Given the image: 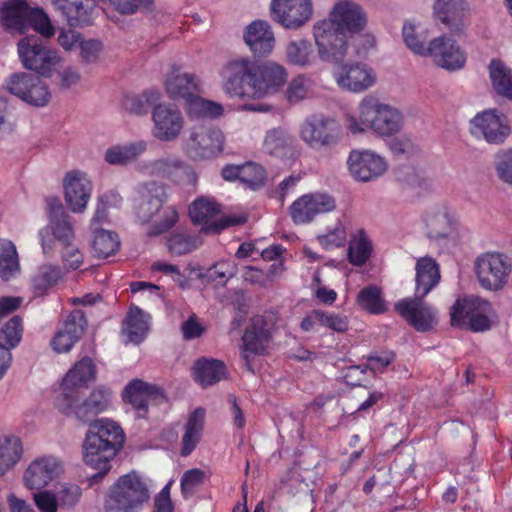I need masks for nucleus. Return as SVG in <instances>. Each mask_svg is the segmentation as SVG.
<instances>
[{"mask_svg":"<svg viewBox=\"0 0 512 512\" xmlns=\"http://www.w3.org/2000/svg\"><path fill=\"white\" fill-rule=\"evenodd\" d=\"M160 99V93L156 90H146L141 94L126 95L123 98L122 105L124 109L135 115L147 114L152 106Z\"/></svg>","mask_w":512,"mask_h":512,"instance_id":"41","label":"nucleus"},{"mask_svg":"<svg viewBox=\"0 0 512 512\" xmlns=\"http://www.w3.org/2000/svg\"><path fill=\"white\" fill-rule=\"evenodd\" d=\"M146 382L141 379L131 381L123 391V398L144 417L147 412Z\"/></svg>","mask_w":512,"mask_h":512,"instance_id":"45","label":"nucleus"},{"mask_svg":"<svg viewBox=\"0 0 512 512\" xmlns=\"http://www.w3.org/2000/svg\"><path fill=\"white\" fill-rule=\"evenodd\" d=\"M402 36L406 46L415 54L427 56L428 46L425 45L427 36L417 32L414 24L406 22L402 28Z\"/></svg>","mask_w":512,"mask_h":512,"instance_id":"50","label":"nucleus"},{"mask_svg":"<svg viewBox=\"0 0 512 512\" xmlns=\"http://www.w3.org/2000/svg\"><path fill=\"white\" fill-rule=\"evenodd\" d=\"M489 76L495 92L512 101V71L499 59L491 60Z\"/></svg>","mask_w":512,"mask_h":512,"instance_id":"40","label":"nucleus"},{"mask_svg":"<svg viewBox=\"0 0 512 512\" xmlns=\"http://www.w3.org/2000/svg\"><path fill=\"white\" fill-rule=\"evenodd\" d=\"M52 4L70 27H83L92 23L94 0H52Z\"/></svg>","mask_w":512,"mask_h":512,"instance_id":"30","label":"nucleus"},{"mask_svg":"<svg viewBox=\"0 0 512 512\" xmlns=\"http://www.w3.org/2000/svg\"><path fill=\"white\" fill-rule=\"evenodd\" d=\"M48 224L38 235L43 254L47 257L59 252L64 266L76 270L83 263V254L75 243L74 223L58 197H46Z\"/></svg>","mask_w":512,"mask_h":512,"instance_id":"2","label":"nucleus"},{"mask_svg":"<svg viewBox=\"0 0 512 512\" xmlns=\"http://www.w3.org/2000/svg\"><path fill=\"white\" fill-rule=\"evenodd\" d=\"M192 374L203 388L212 386L226 377L225 364L216 359L200 358L195 361Z\"/></svg>","mask_w":512,"mask_h":512,"instance_id":"36","label":"nucleus"},{"mask_svg":"<svg viewBox=\"0 0 512 512\" xmlns=\"http://www.w3.org/2000/svg\"><path fill=\"white\" fill-rule=\"evenodd\" d=\"M22 452L19 438L15 436L0 438V476L18 462Z\"/></svg>","mask_w":512,"mask_h":512,"instance_id":"42","label":"nucleus"},{"mask_svg":"<svg viewBox=\"0 0 512 512\" xmlns=\"http://www.w3.org/2000/svg\"><path fill=\"white\" fill-rule=\"evenodd\" d=\"M310 90V80L303 75L293 78L286 89V98L290 104L304 100Z\"/></svg>","mask_w":512,"mask_h":512,"instance_id":"55","label":"nucleus"},{"mask_svg":"<svg viewBox=\"0 0 512 512\" xmlns=\"http://www.w3.org/2000/svg\"><path fill=\"white\" fill-rule=\"evenodd\" d=\"M487 266L488 274L482 277V288L490 291L501 290L511 271V266L505 261L502 254L486 253L482 255V267Z\"/></svg>","mask_w":512,"mask_h":512,"instance_id":"32","label":"nucleus"},{"mask_svg":"<svg viewBox=\"0 0 512 512\" xmlns=\"http://www.w3.org/2000/svg\"><path fill=\"white\" fill-rule=\"evenodd\" d=\"M389 149L394 155L410 156L419 151L418 146L408 137H394L388 142Z\"/></svg>","mask_w":512,"mask_h":512,"instance_id":"64","label":"nucleus"},{"mask_svg":"<svg viewBox=\"0 0 512 512\" xmlns=\"http://www.w3.org/2000/svg\"><path fill=\"white\" fill-rule=\"evenodd\" d=\"M427 56H430L434 63L448 71H456L464 67L466 55L455 40L445 35L431 40L428 44Z\"/></svg>","mask_w":512,"mask_h":512,"instance_id":"20","label":"nucleus"},{"mask_svg":"<svg viewBox=\"0 0 512 512\" xmlns=\"http://www.w3.org/2000/svg\"><path fill=\"white\" fill-rule=\"evenodd\" d=\"M148 330V324L143 319V311L136 307H130L127 317L123 322V331L133 343H140Z\"/></svg>","mask_w":512,"mask_h":512,"instance_id":"43","label":"nucleus"},{"mask_svg":"<svg viewBox=\"0 0 512 512\" xmlns=\"http://www.w3.org/2000/svg\"><path fill=\"white\" fill-rule=\"evenodd\" d=\"M22 337V319L19 316H13L0 329V347L11 349L16 347Z\"/></svg>","mask_w":512,"mask_h":512,"instance_id":"49","label":"nucleus"},{"mask_svg":"<svg viewBox=\"0 0 512 512\" xmlns=\"http://www.w3.org/2000/svg\"><path fill=\"white\" fill-rule=\"evenodd\" d=\"M427 236L430 239L440 240L447 238L451 233L452 218L448 208L439 206L430 211L426 218Z\"/></svg>","mask_w":512,"mask_h":512,"instance_id":"37","label":"nucleus"},{"mask_svg":"<svg viewBox=\"0 0 512 512\" xmlns=\"http://www.w3.org/2000/svg\"><path fill=\"white\" fill-rule=\"evenodd\" d=\"M96 367L89 357H84L70 369L62 381V393L56 399L57 408L65 415L70 414L76 400L78 388L86 387L87 383L94 380Z\"/></svg>","mask_w":512,"mask_h":512,"instance_id":"11","label":"nucleus"},{"mask_svg":"<svg viewBox=\"0 0 512 512\" xmlns=\"http://www.w3.org/2000/svg\"><path fill=\"white\" fill-rule=\"evenodd\" d=\"M346 163L351 177L363 183L377 180L388 168L382 156L368 149H353Z\"/></svg>","mask_w":512,"mask_h":512,"instance_id":"14","label":"nucleus"},{"mask_svg":"<svg viewBox=\"0 0 512 512\" xmlns=\"http://www.w3.org/2000/svg\"><path fill=\"white\" fill-rule=\"evenodd\" d=\"M5 88L10 94L34 107H44L51 100L49 86L38 74L14 73L7 79Z\"/></svg>","mask_w":512,"mask_h":512,"instance_id":"10","label":"nucleus"},{"mask_svg":"<svg viewBox=\"0 0 512 512\" xmlns=\"http://www.w3.org/2000/svg\"><path fill=\"white\" fill-rule=\"evenodd\" d=\"M19 270L18 254L11 241L0 240V277L8 280Z\"/></svg>","mask_w":512,"mask_h":512,"instance_id":"46","label":"nucleus"},{"mask_svg":"<svg viewBox=\"0 0 512 512\" xmlns=\"http://www.w3.org/2000/svg\"><path fill=\"white\" fill-rule=\"evenodd\" d=\"M151 176L166 178L176 183L194 185L197 176L194 170L178 157H163L150 162L146 166Z\"/></svg>","mask_w":512,"mask_h":512,"instance_id":"22","label":"nucleus"},{"mask_svg":"<svg viewBox=\"0 0 512 512\" xmlns=\"http://www.w3.org/2000/svg\"><path fill=\"white\" fill-rule=\"evenodd\" d=\"M313 35L322 61L332 64L344 61L350 38L346 33L334 28L333 23L322 20L314 25Z\"/></svg>","mask_w":512,"mask_h":512,"instance_id":"9","label":"nucleus"},{"mask_svg":"<svg viewBox=\"0 0 512 512\" xmlns=\"http://www.w3.org/2000/svg\"><path fill=\"white\" fill-rule=\"evenodd\" d=\"M150 499L147 484L136 473L120 476L111 485L104 500L105 512H140Z\"/></svg>","mask_w":512,"mask_h":512,"instance_id":"4","label":"nucleus"},{"mask_svg":"<svg viewBox=\"0 0 512 512\" xmlns=\"http://www.w3.org/2000/svg\"><path fill=\"white\" fill-rule=\"evenodd\" d=\"M357 302L362 309L372 314H380L386 310L381 290L375 285L361 289L357 296Z\"/></svg>","mask_w":512,"mask_h":512,"instance_id":"47","label":"nucleus"},{"mask_svg":"<svg viewBox=\"0 0 512 512\" xmlns=\"http://www.w3.org/2000/svg\"><path fill=\"white\" fill-rule=\"evenodd\" d=\"M1 18L6 29L26 33L30 28L41 36L50 38L55 29L45 11L32 8L25 0H9L3 3Z\"/></svg>","mask_w":512,"mask_h":512,"instance_id":"5","label":"nucleus"},{"mask_svg":"<svg viewBox=\"0 0 512 512\" xmlns=\"http://www.w3.org/2000/svg\"><path fill=\"white\" fill-rule=\"evenodd\" d=\"M125 433L115 421L102 418L90 423L83 441V461L97 470L89 478L90 485L99 483L111 470V462L125 443Z\"/></svg>","mask_w":512,"mask_h":512,"instance_id":"3","label":"nucleus"},{"mask_svg":"<svg viewBox=\"0 0 512 512\" xmlns=\"http://www.w3.org/2000/svg\"><path fill=\"white\" fill-rule=\"evenodd\" d=\"M33 500L40 512H57L58 500L56 494L48 490L33 493Z\"/></svg>","mask_w":512,"mask_h":512,"instance_id":"63","label":"nucleus"},{"mask_svg":"<svg viewBox=\"0 0 512 512\" xmlns=\"http://www.w3.org/2000/svg\"><path fill=\"white\" fill-rule=\"evenodd\" d=\"M334 76L342 89L354 93L368 90L377 78L374 70L361 62L341 65Z\"/></svg>","mask_w":512,"mask_h":512,"instance_id":"21","label":"nucleus"},{"mask_svg":"<svg viewBox=\"0 0 512 512\" xmlns=\"http://www.w3.org/2000/svg\"><path fill=\"white\" fill-rule=\"evenodd\" d=\"M61 278V270L58 266L42 265L37 274L33 277V286L39 292H45L49 287L55 285Z\"/></svg>","mask_w":512,"mask_h":512,"instance_id":"52","label":"nucleus"},{"mask_svg":"<svg viewBox=\"0 0 512 512\" xmlns=\"http://www.w3.org/2000/svg\"><path fill=\"white\" fill-rule=\"evenodd\" d=\"M286 60L293 66L306 68L316 61L313 44L307 39L290 41L285 49Z\"/></svg>","mask_w":512,"mask_h":512,"instance_id":"38","label":"nucleus"},{"mask_svg":"<svg viewBox=\"0 0 512 512\" xmlns=\"http://www.w3.org/2000/svg\"><path fill=\"white\" fill-rule=\"evenodd\" d=\"M201 241L185 233H174L167 240L168 250L172 255L181 256L195 250Z\"/></svg>","mask_w":512,"mask_h":512,"instance_id":"51","label":"nucleus"},{"mask_svg":"<svg viewBox=\"0 0 512 512\" xmlns=\"http://www.w3.org/2000/svg\"><path fill=\"white\" fill-rule=\"evenodd\" d=\"M313 317L322 326L328 327L336 332H345L348 330L349 322L346 316L339 314H330L321 310H314Z\"/></svg>","mask_w":512,"mask_h":512,"instance_id":"56","label":"nucleus"},{"mask_svg":"<svg viewBox=\"0 0 512 512\" xmlns=\"http://www.w3.org/2000/svg\"><path fill=\"white\" fill-rule=\"evenodd\" d=\"M154 136L161 141L176 139L183 128V117L180 110L166 105H157L152 112Z\"/></svg>","mask_w":512,"mask_h":512,"instance_id":"25","label":"nucleus"},{"mask_svg":"<svg viewBox=\"0 0 512 512\" xmlns=\"http://www.w3.org/2000/svg\"><path fill=\"white\" fill-rule=\"evenodd\" d=\"M146 148L144 141L112 146L106 150L104 159L111 165L124 166L136 160Z\"/></svg>","mask_w":512,"mask_h":512,"instance_id":"39","label":"nucleus"},{"mask_svg":"<svg viewBox=\"0 0 512 512\" xmlns=\"http://www.w3.org/2000/svg\"><path fill=\"white\" fill-rule=\"evenodd\" d=\"M60 472V465L54 457L34 460L24 473V482L29 489H41L49 484Z\"/></svg>","mask_w":512,"mask_h":512,"instance_id":"31","label":"nucleus"},{"mask_svg":"<svg viewBox=\"0 0 512 512\" xmlns=\"http://www.w3.org/2000/svg\"><path fill=\"white\" fill-rule=\"evenodd\" d=\"M18 54L25 69L49 78L59 62L56 52L46 46L37 34L26 35L18 42Z\"/></svg>","mask_w":512,"mask_h":512,"instance_id":"7","label":"nucleus"},{"mask_svg":"<svg viewBox=\"0 0 512 512\" xmlns=\"http://www.w3.org/2000/svg\"><path fill=\"white\" fill-rule=\"evenodd\" d=\"M324 22H331L334 28L346 33L350 38L360 33L367 24V15L360 5L351 1L338 2Z\"/></svg>","mask_w":512,"mask_h":512,"instance_id":"18","label":"nucleus"},{"mask_svg":"<svg viewBox=\"0 0 512 512\" xmlns=\"http://www.w3.org/2000/svg\"><path fill=\"white\" fill-rule=\"evenodd\" d=\"M336 208L335 199L327 193L305 194L295 200L290 206V216L294 223L311 222L316 215L333 211Z\"/></svg>","mask_w":512,"mask_h":512,"instance_id":"17","label":"nucleus"},{"mask_svg":"<svg viewBox=\"0 0 512 512\" xmlns=\"http://www.w3.org/2000/svg\"><path fill=\"white\" fill-rule=\"evenodd\" d=\"M63 186L65 201L70 210L82 213L91 196V182L80 173L73 172L66 175Z\"/></svg>","mask_w":512,"mask_h":512,"instance_id":"28","label":"nucleus"},{"mask_svg":"<svg viewBox=\"0 0 512 512\" xmlns=\"http://www.w3.org/2000/svg\"><path fill=\"white\" fill-rule=\"evenodd\" d=\"M119 246L120 242L116 233L95 228L92 249L98 257L107 258L115 253Z\"/></svg>","mask_w":512,"mask_h":512,"instance_id":"44","label":"nucleus"},{"mask_svg":"<svg viewBox=\"0 0 512 512\" xmlns=\"http://www.w3.org/2000/svg\"><path fill=\"white\" fill-rule=\"evenodd\" d=\"M204 477V471L198 468L185 471L181 477V491L183 495L192 494L194 489L204 482Z\"/></svg>","mask_w":512,"mask_h":512,"instance_id":"62","label":"nucleus"},{"mask_svg":"<svg viewBox=\"0 0 512 512\" xmlns=\"http://www.w3.org/2000/svg\"><path fill=\"white\" fill-rule=\"evenodd\" d=\"M360 121L379 135L389 136L401 128L402 117L398 110L381 104L377 98L365 97L360 105Z\"/></svg>","mask_w":512,"mask_h":512,"instance_id":"8","label":"nucleus"},{"mask_svg":"<svg viewBox=\"0 0 512 512\" xmlns=\"http://www.w3.org/2000/svg\"><path fill=\"white\" fill-rule=\"evenodd\" d=\"M425 297L413 296L395 303V310L417 331L425 332L437 323L434 310L424 301Z\"/></svg>","mask_w":512,"mask_h":512,"instance_id":"19","label":"nucleus"},{"mask_svg":"<svg viewBox=\"0 0 512 512\" xmlns=\"http://www.w3.org/2000/svg\"><path fill=\"white\" fill-rule=\"evenodd\" d=\"M223 134L220 130L204 125L194 126L188 131L184 150L193 160L215 157L223 147Z\"/></svg>","mask_w":512,"mask_h":512,"instance_id":"12","label":"nucleus"},{"mask_svg":"<svg viewBox=\"0 0 512 512\" xmlns=\"http://www.w3.org/2000/svg\"><path fill=\"white\" fill-rule=\"evenodd\" d=\"M496 170L502 181L512 184V149L502 150L496 154Z\"/></svg>","mask_w":512,"mask_h":512,"instance_id":"61","label":"nucleus"},{"mask_svg":"<svg viewBox=\"0 0 512 512\" xmlns=\"http://www.w3.org/2000/svg\"><path fill=\"white\" fill-rule=\"evenodd\" d=\"M286 146V137L282 131L274 129L266 134L264 140V149L270 155H282L284 153Z\"/></svg>","mask_w":512,"mask_h":512,"instance_id":"60","label":"nucleus"},{"mask_svg":"<svg viewBox=\"0 0 512 512\" xmlns=\"http://www.w3.org/2000/svg\"><path fill=\"white\" fill-rule=\"evenodd\" d=\"M221 213V205L213 198L201 196L189 207V216L194 224H204L201 232L206 235H218L231 226L243 225L247 222L246 215H226L217 221H208Z\"/></svg>","mask_w":512,"mask_h":512,"instance_id":"6","label":"nucleus"},{"mask_svg":"<svg viewBox=\"0 0 512 512\" xmlns=\"http://www.w3.org/2000/svg\"><path fill=\"white\" fill-rule=\"evenodd\" d=\"M371 253L372 243L364 231H360L359 237L352 240L349 244L347 251L348 260L354 266H362L369 260Z\"/></svg>","mask_w":512,"mask_h":512,"instance_id":"48","label":"nucleus"},{"mask_svg":"<svg viewBox=\"0 0 512 512\" xmlns=\"http://www.w3.org/2000/svg\"><path fill=\"white\" fill-rule=\"evenodd\" d=\"M178 221V211L174 206H168L163 211V216L159 222L154 223L149 231L148 236H158L170 230Z\"/></svg>","mask_w":512,"mask_h":512,"instance_id":"59","label":"nucleus"},{"mask_svg":"<svg viewBox=\"0 0 512 512\" xmlns=\"http://www.w3.org/2000/svg\"><path fill=\"white\" fill-rule=\"evenodd\" d=\"M270 339L271 333L268 321L261 315L252 317L242 338L244 346L242 358L245 360L248 370L253 372L248 353L263 354Z\"/></svg>","mask_w":512,"mask_h":512,"instance_id":"23","label":"nucleus"},{"mask_svg":"<svg viewBox=\"0 0 512 512\" xmlns=\"http://www.w3.org/2000/svg\"><path fill=\"white\" fill-rule=\"evenodd\" d=\"M81 488L76 484L66 483L57 492L59 507L62 509L73 508L80 500Z\"/></svg>","mask_w":512,"mask_h":512,"instance_id":"58","label":"nucleus"},{"mask_svg":"<svg viewBox=\"0 0 512 512\" xmlns=\"http://www.w3.org/2000/svg\"><path fill=\"white\" fill-rule=\"evenodd\" d=\"M166 90L170 98L184 99L190 102L199 92V83L193 74H180L178 70L173 69L171 75L166 80Z\"/></svg>","mask_w":512,"mask_h":512,"instance_id":"35","label":"nucleus"},{"mask_svg":"<svg viewBox=\"0 0 512 512\" xmlns=\"http://www.w3.org/2000/svg\"><path fill=\"white\" fill-rule=\"evenodd\" d=\"M334 119L324 115H312L302 124L300 136L313 149L335 145L338 141Z\"/></svg>","mask_w":512,"mask_h":512,"instance_id":"16","label":"nucleus"},{"mask_svg":"<svg viewBox=\"0 0 512 512\" xmlns=\"http://www.w3.org/2000/svg\"><path fill=\"white\" fill-rule=\"evenodd\" d=\"M110 395V390L98 387L91 392L87 399L78 404V392H76V400L69 415H74L78 421L90 425L91 422L96 421L95 418L100 413L108 408Z\"/></svg>","mask_w":512,"mask_h":512,"instance_id":"26","label":"nucleus"},{"mask_svg":"<svg viewBox=\"0 0 512 512\" xmlns=\"http://www.w3.org/2000/svg\"><path fill=\"white\" fill-rule=\"evenodd\" d=\"M166 185L161 182L148 181L142 188V196L136 208V216L142 223H148L167 201Z\"/></svg>","mask_w":512,"mask_h":512,"instance_id":"27","label":"nucleus"},{"mask_svg":"<svg viewBox=\"0 0 512 512\" xmlns=\"http://www.w3.org/2000/svg\"><path fill=\"white\" fill-rule=\"evenodd\" d=\"M272 19L288 29L303 26L312 16L311 0H272L270 5Z\"/></svg>","mask_w":512,"mask_h":512,"instance_id":"15","label":"nucleus"},{"mask_svg":"<svg viewBox=\"0 0 512 512\" xmlns=\"http://www.w3.org/2000/svg\"><path fill=\"white\" fill-rule=\"evenodd\" d=\"M245 44L255 56H266L271 53L275 44L274 33L265 20H255L244 30Z\"/></svg>","mask_w":512,"mask_h":512,"instance_id":"29","label":"nucleus"},{"mask_svg":"<svg viewBox=\"0 0 512 512\" xmlns=\"http://www.w3.org/2000/svg\"><path fill=\"white\" fill-rule=\"evenodd\" d=\"M224 89L231 96L259 99L278 92L287 82V69L276 62L256 63L249 58L229 61L222 70Z\"/></svg>","mask_w":512,"mask_h":512,"instance_id":"1","label":"nucleus"},{"mask_svg":"<svg viewBox=\"0 0 512 512\" xmlns=\"http://www.w3.org/2000/svg\"><path fill=\"white\" fill-rule=\"evenodd\" d=\"M433 19L437 26L452 35H461L470 23V7L466 0H435Z\"/></svg>","mask_w":512,"mask_h":512,"instance_id":"13","label":"nucleus"},{"mask_svg":"<svg viewBox=\"0 0 512 512\" xmlns=\"http://www.w3.org/2000/svg\"><path fill=\"white\" fill-rule=\"evenodd\" d=\"M236 274V265L230 262H219L208 268L205 273H200L199 278L207 282H216L224 285L229 278Z\"/></svg>","mask_w":512,"mask_h":512,"instance_id":"53","label":"nucleus"},{"mask_svg":"<svg viewBox=\"0 0 512 512\" xmlns=\"http://www.w3.org/2000/svg\"><path fill=\"white\" fill-rule=\"evenodd\" d=\"M86 327L87 319L85 313L82 310L76 309L67 316L62 329L79 340L84 334Z\"/></svg>","mask_w":512,"mask_h":512,"instance_id":"57","label":"nucleus"},{"mask_svg":"<svg viewBox=\"0 0 512 512\" xmlns=\"http://www.w3.org/2000/svg\"><path fill=\"white\" fill-rule=\"evenodd\" d=\"M450 323L472 332L480 331V297L463 295L450 308Z\"/></svg>","mask_w":512,"mask_h":512,"instance_id":"24","label":"nucleus"},{"mask_svg":"<svg viewBox=\"0 0 512 512\" xmlns=\"http://www.w3.org/2000/svg\"><path fill=\"white\" fill-rule=\"evenodd\" d=\"M266 180L265 169L254 162H247L241 165L240 181L251 189H258L264 185Z\"/></svg>","mask_w":512,"mask_h":512,"instance_id":"54","label":"nucleus"},{"mask_svg":"<svg viewBox=\"0 0 512 512\" xmlns=\"http://www.w3.org/2000/svg\"><path fill=\"white\" fill-rule=\"evenodd\" d=\"M510 134L507 117L496 109L482 111V135L489 143L500 144Z\"/></svg>","mask_w":512,"mask_h":512,"instance_id":"34","label":"nucleus"},{"mask_svg":"<svg viewBox=\"0 0 512 512\" xmlns=\"http://www.w3.org/2000/svg\"><path fill=\"white\" fill-rule=\"evenodd\" d=\"M414 296L426 297L440 282L439 264L429 256L417 260Z\"/></svg>","mask_w":512,"mask_h":512,"instance_id":"33","label":"nucleus"}]
</instances>
